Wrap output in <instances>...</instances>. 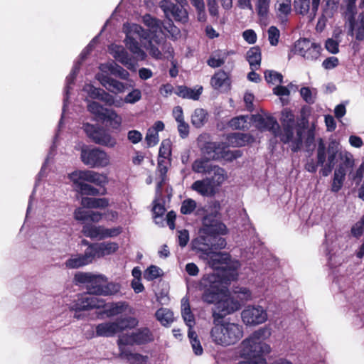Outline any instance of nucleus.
Here are the masks:
<instances>
[{
    "instance_id": "nucleus-1",
    "label": "nucleus",
    "mask_w": 364,
    "mask_h": 364,
    "mask_svg": "<svg viewBox=\"0 0 364 364\" xmlns=\"http://www.w3.org/2000/svg\"><path fill=\"white\" fill-rule=\"evenodd\" d=\"M238 274L230 269L229 275L215 274H203L199 280L197 289L201 292L200 299L207 304H215L212 317L214 322L223 318L241 309L242 304L233 297L223 299L226 292L224 284L237 279Z\"/></svg>"
},
{
    "instance_id": "nucleus-2",
    "label": "nucleus",
    "mask_w": 364,
    "mask_h": 364,
    "mask_svg": "<svg viewBox=\"0 0 364 364\" xmlns=\"http://www.w3.org/2000/svg\"><path fill=\"white\" fill-rule=\"evenodd\" d=\"M73 189L82 196H105V186L109 183L106 174L92 170H76L68 176Z\"/></svg>"
},
{
    "instance_id": "nucleus-3",
    "label": "nucleus",
    "mask_w": 364,
    "mask_h": 364,
    "mask_svg": "<svg viewBox=\"0 0 364 364\" xmlns=\"http://www.w3.org/2000/svg\"><path fill=\"white\" fill-rule=\"evenodd\" d=\"M213 323L210 337L212 342L217 346L228 347L235 345L243 337V327L238 323L224 320Z\"/></svg>"
},
{
    "instance_id": "nucleus-4",
    "label": "nucleus",
    "mask_w": 364,
    "mask_h": 364,
    "mask_svg": "<svg viewBox=\"0 0 364 364\" xmlns=\"http://www.w3.org/2000/svg\"><path fill=\"white\" fill-rule=\"evenodd\" d=\"M74 279L77 283L85 284L87 291L95 296L113 295L120 289L118 284L108 282L107 278L102 274L78 272L75 274Z\"/></svg>"
},
{
    "instance_id": "nucleus-5",
    "label": "nucleus",
    "mask_w": 364,
    "mask_h": 364,
    "mask_svg": "<svg viewBox=\"0 0 364 364\" xmlns=\"http://www.w3.org/2000/svg\"><path fill=\"white\" fill-rule=\"evenodd\" d=\"M269 352V346L261 341L260 333L256 331L242 342L240 355L242 358H251L265 363L264 356Z\"/></svg>"
},
{
    "instance_id": "nucleus-6",
    "label": "nucleus",
    "mask_w": 364,
    "mask_h": 364,
    "mask_svg": "<svg viewBox=\"0 0 364 364\" xmlns=\"http://www.w3.org/2000/svg\"><path fill=\"white\" fill-rule=\"evenodd\" d=\"M197 144L200 151L208 159L218 160L225 158L227 146L223 142L212 141L210 134L203 133L197 138Z\"/></svg>"
},
{
    "instance_id": "nucleus-7",
    "label": "nucleus",
    "mask_w": 364,
    "mask_h": 364,
    "mask_svg": "<svg viewBox=\"0 0 364 364\" xmlns=\"http://www.w3.org/2000/svg\"><path fill=\"white\" fill-rule=\"evenodd\" d=\"M83 129L90 141L96 144L114 148L117 144V139L102 127L85 123Z\"/></svg>"
},
{
    "instance_id": "nucleus-8",
    "label": "nucleus",
    "mask_w": 364,
    "mask_h": 364,
    "mask_svg": "<svg viewBox=\"0 0 364 364\" xmlns=\"http://www.w3.org/2000/svg\"><path fill=\"white\" fill-rule=\"evenodd\" d=\"M142 23L148 28V31L151 34V38H153L157 46L163 44L162 49L164 50V48H167V52L169 54H172L173 53V49L171 43H167L163 36V22L157 18L152 16L151 14H146L142 16Z\"/></svg>"
},
{
    "instance_id": "nucleus-9",
    "label": "nucleus",
    "mask_w": 364,
    "mask_h": 364,
    "mask_svg": "<svg viewBox=\"0 0 364 364\" xmlns=\"http://www.w3.org/2000/svg\"><path fill=\"white\" fill-rule=\"evenodd\" d=\"M106 306L105 301L99 299L89 292H84L77 295V298L72 302L70 310L75 312L74 317L79 318L77 312L89 311L94 309H100Z\"/></svg>"
},
{
    "instance_id": "nucleus-10",
    "label": "nucleus",
    "mask_w": 364,
    "mask_h": 364,
    "mask_svg": "<svg viewBox=\"0 0 364 364\" xmlns=\"http://www.w3.org/2000/svg\"><path fill=\"white\" fill-rule=\"evenodd\" d=\"M80 159L85 165L91 168H103L109 163V158L107 152L97 147L82 148Z\"/></svg>"
},
{
    "instance_id": "nucleus-11",
    "label": "nucleus",
    "mask_w": 364,
    "mask_h": 364,
    "mask_svg": "<svg viewBox=\"0 0 364 364\" xmlns=\"http://www.w3.org/2000/svg\"><path fill=\"white\" fill-rule=\"evenodd\" d=\"M220 235H200L193 240L194 248L207 255L222 250L225 247L227 243L225 239Z\"/></svg>"
},
{
    "instance_id": "nucleus-12",
    "label": "nucleus",
    "mask_w": 364,
    "mask_h": 364,
    "mask_svg": "<svg viewBox=\"0 0 364 364\" xmlns=\"http://www.w3.org/2000/svg\"><path fill=\"white\" fill-rule=\"evenodd\" d=\"M218 212L205 215L202 220L203 235H225L228 232L226 225L218 218Z\"/></svg>"
},
{
    "instance_id": "nucleus-13",
    "label": "nucleus",
    "mask_w": 364,
    "mask_h": 364,
    "mask_svg": "<svg viewBox=\"0 0 364 364\" xmlns=\"http://www.w3.org/2000/svg\"><path fill=\"white\" fill-rule=\"evenodd\" d=\"M160 8L164 11L166 17L172 16L176 22L186 23L188 21V14L183 6L179 7L176 4L168 0H162L160 2Z\"/></svg>"
},
{
    "instance_id": "nucleus-14",
    "label": "nucleus",
    "mask_w": 364,
    "mask_h": 364,
    "mask_svg": "<svg viewBox=\"0 0 364 364\" xmlns=\"http://www.w3.org/2000/svg\"><path fill=\"white\" fill-rule=\"evenodd\" d=\"M242 319L246 325H258L264 323L267 318L266 311L260 306H248L241 314Z\"/></svg>"
},
{
    "instance_id": "nucleus-15",
    "label": "nucleus",
    "mask_w": 364,
    "mask_h": 364,
    "mask_svg": "<svg viewBox=\"0 0 364 364\" xmlns=\"http://www.w3.org/2000/svg\"><path fill=\"white\" fill-rule=\"evenodd\" d=\"M154 341V336L148 327L137 328L126 338L124 344L144 345Z\"/></svg>"
},
{
    "instance_id": "nucleus-16",
    "label": "nucleus",
    "mask_w": 364,
    "mask_h": 364,
    "mask_svg": "<svg viewBox=\"0 0 364 364\" xmlns=\"http://www.w3.org/2000/svg\"><path fill=\"white\" fill-rule=\"evenodd\" d=\"M213 255L210 257V262L215 269H221L222 271L220 273H214L215 274L222 275L225 274L226 275H229L230 269H235L237 272L235 268H232L229 267V263L231 260V256L229 253L226 252H211Z\"/></svg>"
},
{
    "instance_id": "nucleus-17",
    "label": "nucleus",
    "mask_w": 364,
    "mask_h": 364,
    "mask_svg": "<svg viewBox=\"0 0 364 364\" xmlns=\"http://www.w3.org/2000/svg\"><path fill=\"white\" fill-rule=\"evenodd\" d=\"M93 260V255H92L90 247H87L84 254L73 255L65 261V264L68 269H77L92 263Z\"/></svg>"
},
{
    "instance_id": "nucleus-18",
    "label": "nucleus",
    "mask_w": 364,
    "mask_h": 364,
    "mask_svg": "<svg viewBox=\"0 0 364 364\" xmlns=\"http://www.w3.org/2000/svg\"><path fill=\"white\" fill-rule=\"evenodd\" d=\"M89 247L95 259V257L100 258L115 252L118 250L119 245L117 242H104L101 243H91Z\"/></svg>"
},
{
    "instance_id": "nucleus-19",
    "label": "nucleus",
    "mask_w": 364,
    "mask_h": 364,
    "mask_svg": "<svg viewBox=\"0 0 364 364\" xmlns=\"http://www.w3.org/2000/svg\"><path fill=\"white\" fill-rule=\"evenodd\" d=\"M96 78L104 87L111 92L120 93L125 90L124 83L111 77L108 74L98 73Z\"/></svg>"
},
{
    "instance_id": "nucleus-20",
    "label": "nucleus",
    "mask_w": 364,
    "mask_h": 364,
    "mask_svg": "<svg viewBox=\"0 0 364 364\" xmlns=\"http://www.w3.org/2000/svg\"><path fill=\"white\" fill-rule=\"evenodd\" d=\"M317 162L315 163L314 159L308 161L305 165V169L312 173L317 171L318 166H323L326 161V144L323 140L321 138L318 142V147L316 150Z\"/></svg>"
},
{
    "instance_id": "nucleus-21",
    "label": "nucleus",
    "mask_w": 364,
    "mask_h": 364,
    "mask_svg": "<svg viewBox=\"0 0 364 364\" xmlns=\"http://www.w3.org/2000/svg\"><path fill=\"white\" fill-rule=\"evenodd\" d=\"M254 121L257 123V127L261 130H268L277 137L279 132V125L273 117H264L262 115L255 116Z\"/></svg>"
},
{
    "instance_id": "nucleus-22",
    "label": "nucleus",
    "mask_w": 364,
    "mask_h": 364,
    "mask_svg": "<svg viewBox=\"0 0 364 364\" xmlns=\"http://www.w3.org/2000/svg\"><path fill=\"white\" fill-rule=\"evenodd\" d=\"M228 143L234 147H242L246 144L252 143L254 137L250 134L235 132L229 134L227 136Z\"/></svg>"
},
{
    "instance_id": "nucleus-23",
    "label": "nucleus",
    "mask_w": 364,
    "mask_h": 364,
    "mask_svg": "<svg viewBox=\"0 0 364 364\" xmlns=\"http://www.w3.org/2000/svg\"><path fill=\"white\" fill-rule=\"evenodd\" d=\"M203 92V87L199 86L197 89H192L185 85H178L174 90V93L183 99H191L198 100Z\"/></svg>"
},
{
    "instance_id": "nucleus-24",
    "label": "nucleus",
    "mask_w": 364,
    "mask_h": 364,
    "mask_svg": "<svg viewBox=\"0 0 364 364\" xmlns=\"http://www.w3.org/2000/svg\"><path fill=\"white\" fill-rule=\"evenodd\" d=\"M181 315L188 329H193L196 324V320L194 314L191 309L189 298L187 296L181 299Z\"/></svg>"
},
{
    "instance_id": "nucleus-25",
    "label": "nucleus",
    "mask_w": 364,
    "mask_h": 364,
    "mask_svg": "<svg viewBox=\"0 0 364 364\" xmlns=\"http://www.w3.org/2000/svg\"><path fill=\"white\" fill-rule=\"evenodd\" d=\"M191 188L203 196H214L216 193L213 186L207 178L196 181L191 186Z\"/></svg>"
},
{
    "instance_id": "nucleus-26",
    "label": "nucleus",
    "mask_w": 364,
    "mask_h": 364,
    "mask_svg": "<svg viewBox=\"0 0 364 364\" xmlns=\"http://www.w3.org/2000/svg\"><path fill=\"white\" fill-rule=\"evenodd\" d=\"M126 47L137 58L141 60L145 59L146 55V53L141 48V46L133 36L129 33L126 34L124 39Z\"/></svg>"
},
{
    "instance_id": "nucleus-27",
    "label": "nucleus",
    "mask_w": 364,
    "mask_h": 364,
    "mask_svg": "<svg viewBox=\"0 0 364 364\" xmlns=\"http://www.w3.org/2000/svg\"><path fill=\"white\" fill-rule=\"evenodd\" d=\"M170 159L158 158L156 171L159 173L160 181L157 183V188L161 189L168 179V166L171 164Z\"/></svg>"
},
{
    "instance_id": "nucleus-28",
    "label": "nucleus",
    "mask_w": 364,
    "mask_h": 364,
    "mask_svg": "<svg viewBox=\"0 0 364 364\" xmlns=\"http://www.w3.org/2000/svg\"><path fill=\"white\" fill-rule=\"evenodd\" d=\"M117 325L114 322H105L96 326V335L97 336L110 337L119 333Z\"/></svg>"
},
{
    "instance_id": "nucleus-29",
    "label": "nucleus",
    "mask_w": 364,
    "mask_h": 364,
    "mask_svg": "<svg viewBox=\"0 0 364 364\" xmlns=\"http://www.w3.org/2000/svg\"><path fill=\"white\" fill-rule=\"evenodd\" d=\"M80 203L86 208H105L109 205V200L106 198L82 197Z\"/></svg>"
},
{
    "instance_id": "nucleus-30",
    "label": "nucleus",
    "mask_w": 364,
    "mask_h": 364,
    "mask_svg": "<svg viewBox=\"0 0 364 364\" xmlns=\"http://www.w3.org/2000/svg\"><path fill=\"white\" fill-rule=\"evenodd\" d=\"M340 158L342 161L335 169L334 172L346 176L347 170L353 169L355 165V161L353 155L349 152H346L343 156L341 154Z\"/></svg>"
},
{
    "instance_id": "nucleus-31",
    "label": "nucleus",
    "mask_w": 364,
    "mask_h": 364,
    "mask_svg": "<svg viewBox=\"0 0 364 364\" xmlns=\"http://www.w3.org/2000/svg\"><path fill=\"white\" fill-rule=\"evenodd\" d=\"M252 70H257L261 64L262 54L259 46L252 47L247 52L246 56Z\"/></svg>"
},
{
    "instance_id": "nucleus-32",
    "label": "nucleus",
    "mask_w": 364,
    "mask_h": 364,
    "mask_svg": "<svg viewBox=\"0 0 364 364\" xmlns=\"http://www.w3.org/2000/svg\"><path fill=\"white\" fill-rule=\"evenodd\" d=\"M212 173L213 174V176L207 177L206 178L209 181L213 188L216 190L218 187L222 185L226 178L225 170L218 166L214 165L212 168Z\"/></svg>"
},
{
    "instance_id": "nucleus-33",
    "label": "nucleus",
    "mask_w": 364,
    "mask_h": 364,
    "mask_svg": "<svg viewBox=\"0 0 364 364\" xmlns=\"http://www.w3.org/2000/svg\"><path fill=\"white\" fill-rule=\"evenodd\" d=\"M209 161L210 159L206 157L196 159L192 164L193 171L198 173L211 174L214 165L210 164Z\"/></svg>"
},
{
    "instance_id": "nucleus-34",
    "label": "nucleus",
    "mask_w": 364,
    "mask_h": 364,
    "mask_svg": "<svg viewBox=\"0 0 364 364\" xmlns=\"http://www.w3.org/2000/svg\"><path fill=\"white\" fill-rule=\"evenodd\" d=\"M210 84L215 89H220L223 86L230 85V80L226 72L220 70L211 77Z\"/></svg>"
},
{
    "instance_id": "nucleus-35",
    "label": "nucleus",
    "mask_w": 364,
    "mask_h": 364,
    "mask_svg": "<svg viewBox=\"0 0 364 364\" xmlns=\"http://www.w3.org/2000/svg\"><path fill=\"white\" fill-rule=\"evenodd\" d=\"M102 121L108 122L109 127L116 132L121 131L122 119L114 109L108 111L107 114Z\"/></svg>"
},
{
    "instance_id": "nucleus-36",
    "label": "nucleus",
    "mask_w": 364,
    "mask_h": 364,
    "mask_svg": "<svg viewBox=\"0 0 364 364\" xmlns=\"http://www.w3.org/2000/svg\"><path fill=\"white\" fill-rule=\"evenodd\" d=\"M208 120V112L203 108H197L191 115V123L196 128L202 127Z\"/></svg>"
},
{
    "instance_id": "nucleus-37",
    "label": "nucleus",
    "mask_w": 364,
    "mask_h": 364,
    "mask_svg": "<svg viewBox=\"0 0 364 364\" xmlns=\"http://www.w3.org/2000/svg\"><path fill=\"white\" fill-rule=\"evenodd\" d=\"M87 110L94 114L96 118L100 120H103L105 116L107 114L109 109L104 108L99 102L92 101L87 105Z\"/></svg>"
},
{
    "instance_id": "nucleus-38",
    "label": "nucleus",
    "mask_w": 364,
    "mask_h": 364,
    "mask_svg": "<svg viewBox=\"0 0 364 364\" xmlns=\"http://www.w3.org/2000/svg\"><path fill=\"white\" fill-rule=\"evenodd\" d=\"M115 323L118 326L119 331L122 332L128 328H135L138 325L139 321L135 317L126 316L117 318Z\"/></svg>"
},
{
    "instance_id": "nucleus-39",
    "label": "nucleus",
    "mask_w": 364,
    "mask_h": 364,
    "mask_svg": "<svg viewBox=\"0 0 364 364\" xmlns=\"http://www.w3.org/2000/svg\"><path fill=\"white\" fill-rule=\"evenodd\" d=\"M324 5L322 8V15L326 18H332L337 11L339 0H323Z\"/></svg>"
},
{
    "instance_id": "nucleus-40",
    "label": "nucleus",
    "mask_w": 364,
    "mask_h": 364,
    "mask_svg": "<svg viewBox=\"0 0 364 364\" xmlns=\"http://www.w3.org/2000/svg\"><path fill=\"white\" fill-rule=\"evenodd\" d=\"M357 0H347V11L350 13L348 17L349 23L348 35L353 36L355 25V2Z\"/></svg>"
},
{
    "instance_id": "nucleus-41",
    "label": "nucleus",
    "mask_w": 364,
    "mask_h": 364,
    "mask_svg": "<svg viewBox=\"0 0 364 364\" xmlns=\"http://www.w3.org/2000/svg\"><path fill=\"white\" fill-rule=\"evenodd\" d=\"M188 337L194 353L196 355H202L203 353V348L196 332L193 329H188Z\"/></svg>"
},
{
    "instance_id": "nucleus-42",
    "label": "nucleus",
    "mask_w": 364,
    "mask_h": 364,
    "mask_svg": "<svg viewBox=\"0 0 364 364\" xmlns=\"http://www.w3.org/2000/svg\"><path fill=\"white\" fill-rule=\"evenodd\" d=\"M128 307V304L125 301H120L117 303H112L107 307L105 312L107 316H114L122 314Z\"/></svg>"
},
{
    "instance_id": "nucleus-43",
    "label": "nucleus",
    "mask_w": 364,
    "mask_h": 364,
    "mask_svg": "<svg viewBox=\"0 0 364 364\" xmlns=\"http://www.w3.org/2000/svg\"><path fill=\"white\" fill-rule=\"evenodd\" d=\"M191 5L196 11L197 20L199 22L204 23L207 20L205 4L203 0H189Z\"/></svg>"
},
{
    "instance_id": "nucleus-44",
    "label": "nucleus",
    "mask_w": 364,
    "mask_h": 364,
    "mask_svg": "<svg viewBox=\"0 0 364 364\" xmlns=\"http://www.w3.org/2000/svg\"><path fill=\"white\" fill-rule=\"evenodd\" d=\"M107 69L110 73L122 80H127L129 76V72L117 63H111L107 65Z\"/></svg>"
},
{
    "instance_id": "nucleus-45",
    "label": "nucleus",
    "mask_w": 364,
    "mask_h": 364,
    "mask_svg": "<svg viewBox=\"0 0 364 364\" xmlns=\"http://www.w3.org/2000/svg\"><path fill=\"white\" fill-rule=\"evenodd\" d=\"M113 57L124 65L129 64L131 61L128 53L122 46H116L113 51Z\"/></svg>"
},
{
    "instance_id": "nucleus-46",
    "label": "nucleus",
    "mask_w": 364,
    "mask_h": 364,
    "mask_svg": "<svg viewBox=\"0 0 364 364\" xmlns=\"http://www.w3.org/2000/svg\"><path fill=\"white\" fill-rule=\"evenodd\" d=\"M102 230V226L96 227L90 224H86L82 227V232L86 237L90 238H96L99 237L101 239Z\"/></svg>"
},
{
    "instance_id": "nucleus-47",
    "label": "nucleus",
    "mask_w": 364,
    "mask_h": 364,
    "mask_svg": "<svg viewBox=\"0 0 364 364\" xmlns=\"http://www.w3.org/2000/svg\"><path fill=\"white\" fill-rule=\"evenodd\" d=\"M339 151V143L336 140H331L327 149L326 148V153L328 154V162L336 164V159Z\"/></svg>"
},
{
    "instance_id": "nucleus-48",
    "label": "nucleus",
    "mask_w": 364,
    "mask_h": 364,
    "mask_svg": "<svg viewBox=\"0 0 364 364\" xmlns=\"http://www.w3.org/2000/svg\"><path fill=\"white\" fill-rule=\"evenodd\" d=\"M294 127H291L288 124L282 126V132L279 130L277 136H279L280 141L284 144H289L294 137Z\"/></svg>"
},
{
    "instance_id": "nucleus-49",
    "label": "nucleus",
    "mask_w": 364,
    "mask_h": 364,
    "mask_svg": "<svg viewBox=\"0 0 364 364\" xmlns=\"http://www.w3.org/2000/svg\"><path fill=\"white\" fill-rule=\"evenodd\" d=\"M354 33L357 41H362L364 40V12H361L358 16V22H355Z\"/></svg>"
},
{
    "instance_id": "nucleus-50",
    "label": "nucleus",
    "mask_w": 364,
    "mask_h": 364,
    "mask_svg": "<svg viewBox=\"0 0 364 364\" xmlns=\"http://www.w3.org/2000/svg\"><path fill=\"white\" fill-rule=\"evenodd\" d=\"M271 0H257L256 10L257 15L261 18L267 17Z\"/></svg>"
},
{
    "instance_id": "nucleus-51",
    "label": "nucleus",
    "mask_w": 364,
    "mask_h": 364,
    "mask_svg": "<svg viewBox=\"0 0 364 364\" xmlns=\"http://www.w3.org/2000/svg\"><path fill=\"white\" fill-rule=\"evenodd\" d=\"M312 42L307 38H301L296 41L295 43V49L296 51L304 58H305L306 54L309 50L311 46Z\"/></svg>"
},
{
    "instance_id": "nucleus-52",
    "label": "nucleus",
    "mask_w": 364,
    "mask_h": 364,
    "mask_svg": "<svg viewBox=\"0 0 364 364\" xmlns=\"http://www.w3.org/2000/svg\"><path fill=\"white\" fill-rule=\"evenodd\" d=\"M197 208L196 202L192 198H187L181 203L180 212L183 215H191Z\"/></svg>"
},
{
    "instance_id": "nucleus-53",
    "label": "nucleus",
    "mask_w": 364,
    "mask_h": 364,
    "mask_svg": "<svg viewBox=\"0 0 364 364\" xmlns=\"http://www.w3.org/2000/svg\"><path fill=\"white\" fill-rule=\"evenodd\" d=\"M294 8L297 14L305 16L310 9V0H294Z\"/></svg>"
},
{
    "instance_id": "nucleus-54",
    "label": "nucleus",
    "mask_w": 364,
    "mask_h": 364,
    "mask_svg": "<svg viewBox=\"0 0 364 364\" xmlns=\"http://www.w3.org/2000/svg\"><path fill=\"white\" fill-rule=\"evenodd\" d=\"M163 274L162 270L156 265H151L144 272V278L148 281H153Z\"/></svg>"
},
{
    "instance_id": "nucleus-55",
    "label": "nucleus",
    "mask_w": 364,
    "mask_h": 364,
    "mask_svg": "<svg viewBox=\"0 0 364 364\" xmlns=\"http://www.w3.org/2000/svg\"><path fill=\"white\" fill-rule=\"evenodd\" d=\"M171 156V142L169 139L163 140L159 150V157L170 159Z\"/></svg>"
},
{
    "instance_id": "nucleus-56",
    "label": "nucleus",
    "mask_w": 364,
    "mask_h": 364,
    "mask_svg": "<svg viewBox=\"0 0 364 364\" xmlns=\"http://www.w3.org/2000/svg\"><path fill=\"white\" fill-rule=\"evenodd\" d=\"M226 57L227 54L221 57L220 53H215L208 59L207 64L213 68H220L225 63Z\"/></svg>"
},
{
    "instance_id": "nucleus-57",
    "label": "nucleus",
    "mask_w": 364,
    "mask_h": 364,
    "mask_svg": "<svg viewBox=\"0 0 364 364\" xmlns=\"http://www.w3.org/2000/svg\"><path fill=\"white\" fill-rule=\"evenodd\" d=\"M282 115L281 122L282 126L288 124L291 127H295V116L291 110L285 109L282 111Z\"/></svg>"
},
{
    "instance_id": "nucleus-58",
    "label": "nucleus",
    "mask_w": 364,
    "mask_h": 364,
    "mask_svg": "<svg viewBox=\"0 0 364 364\" xmlns=\"http://www.w3.org/2000/svg\"><path fill=\"white\" fill-rule=\"evenodd\" d=\"M247 119L245 116L233 117L229 122V126L234 129H244L246 127Z\"/></svg>"
},
{
    "instance_id": "nucleus-59",
    "label": "nucleus",
    "mask_w": 364,
    "mask_h": 364,
    "mask_svg": "<svg viewBox=\"0 0 364 364\" xmlns=\"http://www.w3.org/2000/svg\"><path fill=\"white\" fill-rule=\"evenodd\" d=\"M279 30L274 26H270L268 29V40L270 45L276 46L279 43Z\"/></svg>"
},
{
    "instance_id": "nucleus-60",
    "label": "nucleus",
    "mask_w": 364,
    "mask_h": 364,
    "mask_svg": "<svg viewBox=\"0 0 364 364\" xmlns=\"http://www.w3.org/2000/svg\"><path fill=\"white\" fill-rule=\"evenodd\" d=\"M264 77L266 81L268 83H274L278 82L279 83H282L283 82V75L276 71L274 70H267L264 72Z\"/></svg>"
},
{
    "instance_id": "nucleus-61",
    "label": "nucleus",
    "mask_w": 364,
    "mask_h": 364,
    "mask_svg": "<svg viewBox=\"0 0 364 364\" xmlns=\"http://www.w3.org/2000/svg\"><path fill=\"white\" fill-rule=\"evenodd\" d=\"M346 176L338 174L334 172L333 182L331 184V191L338 193L342 188Z\"/></svg>"
},
{
    "instance_id": "nucleus-62",
    "label": "nucleus",
    "mask_w": 364,
    "mask_h": 364,
    "mask_svg": "<svg viewBox=\"0 0 364 364\" xmlns=\"http://www.w3.org/2000/svg\"><path fill=\"white\" fill-rule=\"evenodd\" d=\"M166 31L172 37L176 38L180 34V30L174 24L173 21L168 18L167 22L163 23L162 29Z\"/></svg>"
},
{
    "instance_id": "nucleus-63",
    "label": "nucleus",
    "mask_w": 364,
    "mask_h": 364,
    "mask_svg": "<svg viewBox=\"0 0 364 364\" xmlns=\"http://www.w3.org/2000/svg\"><path fill=\"white\" fill-rule=\"evenodd\" d=\"M145 140L149 147L156 145L159 141V133H156V130L148 129Z\"/></svg>"
},
{
    "instance_id": "nucleus-64",
    "label": "nucleus",
    "mask_w": 364,
    "mask_h": 364,
    "mask_svg": "<svg viewBox=\"0 0 364 364\" xmlns=\"http://www.w3.org/2000/svg\"><path fill=\"white\" fill-rule=\"evenodd\" d=\"M141 98V92L139 89H134L132 92L128 93L124 97L126 103L134 104Z\"/></svg>"
}]
</instances>
